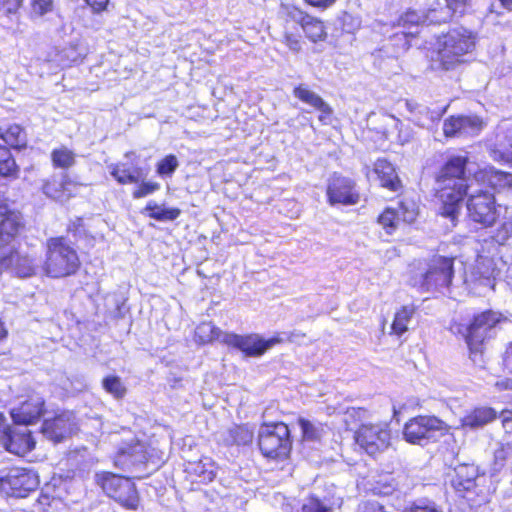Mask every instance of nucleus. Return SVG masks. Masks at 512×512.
I'll list each match as a JSON object with an SVG mask.
<instances>
[{
  "label": "nucleus",
  "mask_w": 512,
  "mask_h": 512,
  "mask_svg": "<svg viewBox=\"0 0 512 512\" xmlns=\"http://www.w3.org/2000/svg\"><path fill=\"white\" fill-rule=\"evenodd\" d=\"M484 281H485L486 285H487L490 289L494 290V286H495V281H494V279H491V278H485V279H484Z\"/></svg>",
  "instance_id": "e2e57ef3"
},
{
  "label": "nucleus",
  "mask_w": 512,
  "mask_h": 512,
  "mask_svg": "<svg viewBox=\"0 0 512 512\" xmlns=\"http://www.w3.org/2000/svg\"><path fill=\"white\" fill-rule=\"evenodd\" d=\"M127 479L128 478L121 477V476L113 474L111 472H102V473H97L95 475L96 483L111 498L115 494V492L118 490V488L120 486H122V482L126 481Z\"/></svg>",
  "instance_id": "7c9ffc66"
},
{
  "label": "nucleus",
  "mask_w": 512,
  "mask_h": 512,
  "mask_svg": "<svg viewBox=\"0 0 512 512\" xmlns=\"http://www.w3.org/2000/svg\"><path fill=\"white\" fill-rule=\"evenodd\" d=\"M512 243V213L506 207L502 223L483 239L482 252L494 257L499 254V248Z\"/></svg>",
  "instance_id": "ddd939ff"
},
{
  "label": "nucleus",
  "mask_w": 512,
  "mask_h": 512,
  "mask_svg": "<svg viewBox=\"0 0 512 512\" xmlns=\"http://www.w3.org/2000/svg\"><path fill=\"white\" fill-rule=\"evenodd\" d=\"M258 445L265 457H287L291 450L288 426L283 422L263 424L258 432Z\"/></svg>",
  "instance_id": "1a4fd4ad"
},
{
  "label": "nucleus",
  "mask_w": 512,
  "mask_h": 512,
  "mask_svg": "<svg viewBox=\"0 0 512 512\" xmlns=\"http://www.w3.org/2000/svg\"><path fill=\"white\" fill-rule=\"evenodd\" d=\"M451 15L463 16L471 5V0H445Z\"/></svg>",
  "instance_id": "a18cd8bd"
},
{
  "label": "nucleus",
  "mask_w": 512,
  "mask_h": 512,
  "mask_svg": "<svg viewBox=\"0 0 512 512\" xmlns=\"http://www.w3.org/2000/svg\"><path fill=\"white\" fill-rule=\"evenodd\" d=\"M178 167L177 157L169 154L157 163L156 172L160 177H171Z\"/></svg>",
  "instance_id": "ea45409f"
},
{
  "label": "nucleus",
  "mask_w": 512,
  "mask_h": 512,
  "mask_svg": "<svg viewBox=\"0 0 512 512\" xmlns=\"http://www.w3.org/2000/svg\"><path fill=\"white\" fill-rule=\"evenodd\" d=\"M444 429L445 423L437 417L418 416L405 424L403 435L407 442L423 446L435 440Z\"/></svg>",
  "instance_id": "9d476101"
},
{
  "label": "nucleus",
  "mask_w": 512,
  "mask_h": 512,
  "mask_svg": "<svg viewBox=\"0 0 512 512\" xmlns=\"http://www.w3.org/2000/svg\"><path fill=\"white\" fill-rule=\"evenodd\" d=\"M304 512H329V508L325 506L319 499L310 497L303 505Z\"/></svg>",
  "instance_id": "8fccbe9b"
},
{
  "label": "nucleus",
  "mask_w": 512,
  "mask_h": 512,
  "mask_svg": "<svg viewBox=\"0 0 512 512\" xmlns=\"http://www.w3.org/2000/svg\"><path fill=\"white\" fill-rule=\"evenodd\" d=\"M80 260L76 250L63 237L51 238L47 242L45 273L53 278L66 277L77 272Z\"/></svg>",
  "instance_id": "423d86ee"
},
{
  "label": "nucleus",
  "mask_w": 512,
  "mask_h": 512,
  "mask_svg": "<svg viewBox=\"0 0 512 512\" xmlns=\"http://www.w3.org/2000/svg\"><path fill=\"white\" fill-rule=\"evenodd\" d=\"M22 0H0V11L6 14L15 13Z\"/></svg>",
  "instance_id": "864d4df0"
},
{
  "label": "nucleus",
  "mask_w": 512,
  "mask_h": 512,
  "mask_svg": "<svg viewBox=\"0 0 512 512\" xmlns=\"http://www.w3.org/2000/svg\"><path fill=\"white\" fill-rule=\"evenodd\" d=\"M298 16V18L294 16V19L299 22L309 40L312 42L325 40L327 33L322 21L303 13L302 11H298Z\"/></svg>",
  "instance_id": "bb28decb"
},
{
  "label": "nucleus",
  "mask_w": 512,
  "mask_h": 512,
  "mask_svg": "<svg viewBox=\"0 0 512 512\" xmlns=\"http://www.w3.org/2000/svg\"><path fill=\"white\" fill-rule=\"evenodd\" d=\"M0 216L3 217L0 221V252L11 246L9 254L0 257V274L4 270L12 268L17 276L29 277L32 274L30 247L27 243L25 247H22L20 243L17 247L14 245L24 230L22 214L8 211L5 205H0Z\"/></svg>",
  "instance_id": "f03ea898"
},
{
  "label": "nucleus",
  "mask_w": 512,
  "mask_h": 512,
  "mask_svg": "<svg viewBox=\"0 0 512 512\" xmlns=\"http://www.w3.org/2000/svg\"><path fill=\"white\" fill-rule=\"evenodd\" d=\"M76 429L75 417L71 412H64L52 419H45L41 432L47 438L57 443L71 436Z\"/></svg>",
  "instance_id": "dca6fc26"
},
{
  "label": "nucleus",
  "mask_w": 512,
  "mask_h": 512,
  "mask_svg": "<svg viewBox=\"0 0 512 512\" xmlns=\"http://www.w3.org/2000/svg\"><path fill=\"white\" fill-rule=\"evenodd\" d=\"M424 25L441 24L447 22L452 16L451 13L443 8H431L422 12Z\"/></svg>",
  "instance_id": "58836bf2"
},
{
  "label": "nucleus",
  "mask_w": 512,
  "mask_h": 512,
  "mask_svg": "<svg viewBox=\"0 0 512 512\" xmlns=\"http://www.w3.org/2000/svg\"><path fill=\"white\" fill-rule=\"evenodd\" d=\"M298 423L301 428L304 441L316 442L320 440L322 435V428L320 426H317L304 418H299Z\"/></svg>",
  "instance_id": "4c0bfd02"
},
{
  "label": "nucleus",
  "mask_w": 512,
  "mask_h": 512,
  "mask_svg": "<svg viewBox=\"0 0 512 512\" xmlns=\"http://www.w3.org/2000/svg\"><path fill=\"white\" fill-rule=\"evenodd\" d=\"M160 189L157 182H142L138 189L133 192V198L139 199L146 197Z\"/></svg>",
  "instance_id": "09e8293b"
},
{
  "label": "nucleus",
  "mask_w": 512,
  "mask_h": 512,
  "mask_svg": "<svg viewBox=\"0 0 512 512\" xmlns=\"http://www.w3.org/2000/svg\"><path fill=\"white\" fill-rule=\"evenodd\" d=\"M406 107L413 115V120L420 126H426L428 122H433L440 119L441 114L437 111L431 110L425 105L418 104L413 101H406Z\"/></svg>",
  "instance_id": "c756f323"
},
{
  "label": "nucleus",
  "mask_w": 512,
  "mask_h": 512,
  "mask_svg": "<svg viewBox=\"0 0 512 512\" xmlns=\"http://www.w3.org/2000/svg\"><path fill=\"white\" fill-rule=\"evenodd\" d=\"M0 491L8 497L25 498L32 491V476L24 468H12L0 479Z\"/></svg>",
  "instance_id": "f8f14e48"
},
{
  "label": "nucleus",
  "mask_w": 512,
  "mask_h": 512,
  "mask_svg": "<svg viewBox=\"0 0 512 512\" xmlns=\"http://www.w3.org/2000/svg\"><path fill=\"white\" fill-rule=\"evenodd\" d=\"M392 490H393V487L391 485H387V486H385L384 490L381 492L384 494H389L392 492Z\"/></svg>",
  "instance_id": "338daca9"
},
{
  "label": "nucleus",
  "mask_w": 512,
  "mask_h": 512,
  "mask_svg": "<svg viewBox=\"0 0 512 512\" xmlns=\"http://www.w3.org/2000/svg\"><path fill=\"white\" fill-rule=\"evenodd\" d=\"M112 498L120 503L123 507L136 510L139 505V495L135 484L129 479L122 482V486L118 488Z\"/></svg>",
  "instance_id": "cd10ccee"
},
{
  "label": "nucleus",
  "mask_w": 512,
  "mask_h": 512,
  "mask_svg": "<svg viewBox=\"0 0 512 512\" xmlns=\"http://www.w3.org/2000/svg\"><path fill=\"white\" fill-rule=\"evenodd\" d=\"M254 432L247 425H233L219 433L224 446H246L252 443Z\"/></svg>",
  "instance_id": "4be33fe9"
},
{
  "label": "nucleus",
  "mask_w": 512,
  "mask_h": 512,
  "mask_svg": "<svg viewBox=\"0 0 512 512\" xmlns=\"http://www.w3.org/2000/svg\"><path fill=\"white\" fill-rule=\"evenodd\" d=\"M422 25H424L423 15L415 10H408L398 20V26L403 28L401 33L404 37H415Z\"/></svg>",
  "instance_id": "c85d7f7f"
},
{
  "label": "nucleus",
  "mask_w": 512,
  "mask_h": 512,
  "mask_svg": "<svg viewBox=\"0 0 512 512\" xmlns=\"http://www.w3.org/2000/svg\"><path fill=\"white\" fill-rule=\"evenodd\" d=\"M453 273V259L436 256L428 263L425 273L412 279V284L424 292H444L452 282Z\"/></svg>",
  "instance_id": "6e6552de"
},
{
  "label": "nucleus",
  "mask_w": 512,
  "mask_h": 512,
  "mask_svg": "<svg viewBox=\"0 0 512 512\" xmlns=\"http://www.w3.org/2000/svg\"><path fill=\"white\" fill-rule=\"evenodd\" d=\"M103 388L117 399L123 398L126 394V388L118 376H108L104 378Z\"/></svg>",
  "instance_id": "a19ab883"
},
{
  "label": "nucleus",
  "mask_w": 512,
  "mask_h": 512,
  "mask_svg": "<svg viewBox=\"0 0 512 512\" xmlns=\"http://www.w3.org/2000/svg\"><path fill=\"white\" fill-rule=\"evenodd\" d=\"M348 413H349L350 415H354V414H358V415H360V414L365 413V410H364V409H361V408H359V409H352V411H351V412H348Z\"/></svg>",
  "instance_id": "69168bd1"
},
{
  "label": "nucleus",
  "mask_w": 512,
  "mask_h": 512,
  "mask_svg": "<svg viewBox=\"0 0 512 512\" xmlns=\"http://www.w3.org/2000/svg\"><path fill=\"white\" fill-rule=\"evenodd\" d=\"M342 29L347 33H354L361 26L359 17L353 16L347 12L341 17Z\"/></svg>",
  "instance_id": "49530a36"
},
{
  "label": "nucleus",
  "mask_w": 512,
  "mask_h": 512,
  "mask_svg": "<svg viewBox=\"0 0 512 512\" xmlns=\"http://www.w3.org/2000/svg\"><path fill=\"white\" fill-rule=\"evenodd\" d=\"M4 142L13 148H20L25 145V133L19 125H11L4 132L0 133Z\"/></svg>",
  "instance_id": "c9c22d12"
},
{
  "label": "nucleus",
  "mask_w": 512,
  "mask_h": 512,
  "mask_svg": "<svg viewBox=\"0 0 512 512\" xmlns=\"http://www.w3.org/2000/svg\"><path fill=\"white\" fill-rule=\"evenodd\" d=\"M149 211V217L157 221H173L181 214L178 208H165L157 205L155 202L150 201L145 207Z\"/></svg>",
  "instance_id": "72a5a7b5"
},
{
  "label": "nucleus",
  "mask_w": 512,
  "mask_h": 512,
  "mask_svg": "<svg viewBox=\"0 0 512 512\" xmlns=\"http://www.w3.org/2000/svg\"><path fill=\"white\" fill-rule=\"evenodd\" d=\"M293 95L305 104H308L318 110L321 114L319 120L325 124L328 123L327 117L333 113L332 107L324 99L312 91L307 84H299L293 89Z\"/></svg>",
  "instance_id": "aec40b11"
},
{
  "label": "nucleus",
  "mask_w": 512,
  "mask_h": 512,
  "mask_svg": "<svg viewBox=\"0 0 512 512\" xmlns=\"http://www.w3.org/2000/svg\"><path fill=\"white\" fill-rule=\"evenodd\" d=\"M497 418V412L491 407H477L468 412L461 423L464 428L479 429L493 422Z\"/></svg>",
  "instance_id": "b1692460"
},
{
  "label": "nucleus",
  "mask_w": 512,
  "mask_h": 512,
  "mask_svg": "<svg viewBox=\"0 0 512 512\" xmlns=\"http://www.w3.org/2000/svg\"><path fill=\"white\" fill-rule=\"evenodd\" d=\"M362 512H385L383 506L376 501H367L362 506Z\"/></svg>",
  "instance_id": "13d9d810"
},
{
  "label": "nucleus",
  "mask_w": 512,
  "mask_h": 512,
  "mask_svg": "<svg viewBox=\"0 0 512 512\" xmlns=\"http://www.w3.org/2000/svg\"><path fill=\"white\" fill-rule=\"evenodd\" d=\"M476 35L474 32L459 26L450 29L438 37L436 42V61L439 68L452 70L464 62L463 57L475 49Z\"/></svg>",
  "instance_id": "39448f33"
},
{
  "label": "nucleus",
  "mask_w": 512,
  "mask_h": 512,
  "mask_svg": "<svg viewBox=\"0 0 512 512\" xmlns=\"http://www.w3.org/2000/svg\"><path fill=\"white\" fill-rule=\"evenodd\" d=\"M373 172L377 175L381 186L392 191H398L400 180L393 165L385 159H378L374 164Z\"/></svg>",
  "instance_id": "a878e982"
},
{
  "label": "nucleus",
  "mask_w": 512,
  "mask_h": 512,
  "mask_svg": "<svg viewBox=\"0 0 512 512\" xmlns=\"http://www.w3.org/2000/svg\"><path fill=\"white\" fill-rule=\"evenodd\" d=\"M467 195L469 197L466 208L469 220L483 228L493 227L500 217L494 194L488 190L474 188L473 185Z\"/></svg>",
  "instance_id": "0eeeda50"
},
{
  "label": "nucleus",
  "mask_w": 512,
  "mask_h": 512,
  "mask_svg": "<svg viewBox=\"0 0 512 512\" xmlns=\"http://www.w3.org/2000/svg\"><path fill=\"white\" fill-rule=\"evenodd\" d=\"M24 434L25 432L21 433L7 426L0 413V447L15 455L24 456L31 449V442Z\"/></svg>",
  "instance_id": "a211bd4d"
},
{
  "label": "nucleus",
  "mask_w": 512,
  "mask_h": 512,
  "mask_svg": "<svg viewBox=\"0 0 512 512\" xmlns=\"http://www.w3.org/2000/svg\"><path fill=\"white\" fill-rule=\"evenodd\" d=\"M378 222L388 234H391L396 229L399 222V213L396 212V209L387 208L379 216Z\"/></svg>",
  "instance_id": "79ce46f5"
},
{
  "label": "nucleus",
  "mask_w": 512,
  "mask_h": 512,
  "mask_svg": "<svg viewBox=\"0 0 512 512\" xmlns=\"http://www.w3.org/2000/svg\"><path fill=\"white\" fill-rule=\"evenodd\" d=\"M42 189L46 196L56 201L65 202L69 200V193L65 192L68 190L67 187H64V175L60 180H57L56 178L47 180Z\"/></svg>",
  "instance_id": "2f4dec72"
},
{
  "label": "nucleus",
  "mask_w": 512,
  "mask_h": 512,
  "mask_svg": "<svg viewBox=\"0 0 512 512\" xmlns=\"http://www.w3.org/2000/svg\"><path fill=\"white\" fill-rule=\"evenodd\" d=\"M505 7L512 6V0H500Z\"/></svg>",
  "instance_id": "774afa93"
},
{
  "label": "nucleus",
  "mask_w": 512,
  "mask_h": 512,
  "mask_svg": "<svg viewBox=\"0 0 512 512\" xmlns=\"http://www.w3.org/2000/svg\"><path fill=\"white\" fill-rule=\"evenodd\" d=\"M284 42L287 45V47L293 52H299L301 49L299 39L292 34H286L284 37Z\"/></svg>",
  "instance_id": "6e6d98bb"
},
{
  "label": "nucleus",
  "mask_w": 512,
  "mask_h": 512,
  "mask_svg": "<svg viewBox=\"0 0 512 512\" xmlns=\"http://www.w3.org/2000/svg\"><path fill=\"white\" fill-rule=\"evenodd\" d=\"M396 212L399 213V221L402 220L406 223L414 222L417 217V212L413 203H400Z\"/></svg>",
  "instance_id": "c03bdc74"
},
{
  "label": "nucleus",
  "mask_w": 512,
  "mask_h": 512,
  "mask_svg": "<svg viewBox=\"0 0 512 512\" xmlns=\"http://www.w3.org/2000/svg\"><path fill=\"white\" fill-rule=\"evenodd\" d=\"M327 197L331 205H354L359 201L354 181L336 174L329 180Z\"/></svg>",
  "instance_id": "2eb2a0df"
},
{
  "label": "nucleus",
  "mask_w": 512,
  "mask_h": 512,
  "mask_svg": "<svg viewBox=\"0 0 512 512\" xmlns=\"http://www.w3.org/2000/svg\"><path fill=\"white\" fill-rule=\"evenodd\" d=\"M391 434L386 423L362 424L355 432V441L368 455L385 451L390 445Z\"/></svg>",
  "instance_id": "9b49d317"
},
{
  "label": "nucleus",
  "mask_w": 512,
  "mask_h": 512,
  "mask_svg": "<svg viewBox=\"0 0 512 512\" xmlns=\"http://www.w3.org/2000/svg\"><path fill=\"white\" fill-rule=\"evenodd\" d=\"M148 460L147 450L143 443L136 441L122 447L115 459V464L124 470L140 472Z\"/></svg>",
  "instance_id": "f3484780"
},
{
  "label": "nucleus",
  "mask_w": 512,
  "mask_h": 512,
  "mask_svg": "<svg viewBox=\"0 0 512 512\" xmlns=\"http://www.w3.org/2000/svg\"><path fill=\"white\" fill-rule=\"evenodd\" d=\"M17 172V165L9 149L0 145V174L13 176Z\"/></svg>",
  "instance_id": "e433bc0d"
},
{
  "label": "nucleus",
  "mask_w": 512,
  "mask_h": 512,
  "mask_svg": "<svg viewBox=\"0 0 512 512\" xmlns=\"http://www.w3.org/2000/svg\"><path fill=\"white\" fill-rule=\"evenodd\" d=\"M479 475L478 468L473 464H460L454 468V475L451 478V486L458 493L471 491L476 486V479Z\"/></svg>",
  "instance_id": "412c9836"
},
{
  "label": "nucleus",
  "mask_w": 512,
  "mask_h": 512,
  "mask_svg": "<svg viewBox=\"0 0 512 512\" xmlns=\"http://www.w3.org/2000/svg\"><path fill=\"white\" fill-rule=\"evenodd\" d=\"M11 417L13 420L11 429L21 433L25 432V438L27 437L32 443L31 430L29 429V426L32 424V403L26 401L19 407L13 408Z\"/></svg>",
  "instance_id": "393cba45"
},
{
  "label": "nucleus",
  "mask_w": 512,
  "mask_h": 512,
  "mask_svg": "<svg viewBox=\"0 0 512 512\" xmlns=\"http://www.w3.org/2000/svg\"><path fill=\"white\" fill-rule=\"evenodd\" d=\"M505 443L501 444V447L495 451L494 457L496 464L503 465L506 459L512 456V439H505Z\"/></svg>",
  "instance_id": "de8ad7c7"
},
{
  "label": "nucleus",
  "mask_w": 512,
  "mask_h": 512,
  "mask_svg": "<svg viewBox=\"0 0 512 512\" xmlns=\"http://www.w3.org/2000/svg\"><path fill=\"white\" fill-rule=\"evenodd\" d=\"M492 157L512 166V121H501L495 130V144Z\"/></svg>",
  "instance_id": "6ab92c4d"
},
{
  "label": "nucleus",
  "mask_w": 512,
  "mask_h": 512,
  "mask_svg": "<svg viewBox=\"0 0 512 512\" xmlns=\"http://www.w3.org/2000/svg\"><path fill=\"white\" fill-rule=\"evenodd\" d=\"M52 163L57 168L68 169L75 164V154L67 147L54 149L51 153Z\"/></svg>",
  "instance_id": "f704fd0d"
},
{
  "label": "nucleus",
  "mask_w": 512,
  "mask_h": 512,
  "mask_svg": "<svg viewBox=\"0 0 512 512\" xmlns=\"http://www.w3.org/2000/svg\"><path fill=\"white\" fill-rule=\"evenodd\" d=\"M78 186L67 174H64V187H67L68 191L66 192L69 193V199L76 194Z\"/></svg>",
  "instance_id": "052dcab7"
},
{
  "label": "nucleus",
  "mask_w": 512,
  "mask_h": 512,
  "mask_svg": "<svg viewBox=\"0 0 512 512\" xmlns=\"http://www.w3.org/2000/svg\"><path fill=\"white\" fill-rule=\"evenodd\" d=\"M503 364L505 369H507L509 372H512V342L505 350Z\"/></svg>",
  "instance_id": "680f3d73"
},
{
  "label": "nucleus",
  "mask_w": 512,
  "mask_h": 512,
  "mask_svg": "<svg viewBox=\"0 0 512 512\" xmlns=\"http://www.w3.org/2000/svg\"><path fill=\"white\" fill-rule=\"evenodd\" d=\"M6 337V330L3 326V323L0 322V340Z\"/></svg>",
  "instance_id": "0e129e2a"
},
{
  "label": "nucleus",
  "mask_w": 512,
  "mask_h": 512,
  "mask_svg": "<svg viewBox=\"0 0 512 512\" xmlns=\"http://www.w3.org/2000/svg\"><path fill=\"white\" fill-rule=\"evenodd\" d=\"M485 123L476 115H457L445 119L443 132L447 137L475 136L484 128Z\"/></svg>",
  "instance_id": "4468645a"
},
{
  "label": "nucleus",
  "mask_w": 512,
  "mask_h": 512,
  "mask_svg": "<svg viewBox=\"0 0 512 512\" xmlns=\"http://www.w3.org/2000/svg\"><path fill=\"white\" fill-rule=\"evenodd\" d=\"M467 157L453 156L440 169L436 183L443 202L441 215L449 218L455 226L461 214V201L469 193L475 182L466 176Z\"/></svg>",
  "instance_id": "f257e3e1"
},
{
  "label": "nucleus",
  "mask_w": 512,
  "mask_h": 512,
  "mask_svg": "<svg viewBox=\"0 0 512 512\" xmlns=\"http://www.w3.org/2000/svg\"><path fill=\"white\" fill-rule=\"evenodd\" d=\"M111 175L117 180L119 184L137 183L139 178L132 174L125 165H115L112 167Z\"/></svg>",
  "instance_id": "37998d69"
},
{
  "label": "nucleus",
  "mask_w": 512,
  "mask_h": 512,
  "mask_svg": "<svg viewBox=\"0 0 512 512\" xmlns=\"http://www.w3.org/2000/svg\"><path fill=\"white\" fill-rule=\"evenodd\" d=\"M85 2L94 13H100L106 9L109 0H85Z\"/></svg>",
  "instance_id": "4d7b16f0"
},
{
  "label": "nucleus",
  "mask_w": 512,
  "mask_h": 512,
  "mask_svg": "<svg viewBox=\"0 0 512 512\" xmlns=\"http://www.w3.org/2000/svg\"><path fill=\"white\" fill-rule=\"evenodd\" d=\"M486 182L495 190H503L512 187V173L496 170L488 167L475 173V182Z\"/></svg>",
  "instance_id": "5701e85b"
},
{
  "label": "nucleus",
  "mask_w": 512,
  "mask_h": 512,
  "mask_svg": "<svg viewBox=\"0 0 512 512\" xmlns=\"http://www.w3.org/2000/svg\"><path fill=\"white\" fill-rule=\"evenodd\" d=\"M408 512H442L434 503L415 504Z\"/></svg>",
  "instance_id": "5fc2aeb1"
},
{
  "label": "nucleus",
  "mask_w": 512,
  "mask_h": 512,
  "mask_svg": "<svg viewBox=\"0 0 512 512\" xmlns=\"http://www.w3.org/2000/svg\"><path fill=\"white\" fill-rule=\"evenodd\" d=\"M414 313L415 307L413 305L403 306L399 311H397L391 326L393 333L399 336L405 333Z\"/></svg>",
  "instance_id": "473e14b6"
},
{
  "label": "nucleus",
  "mask_w": 512,
  "mask_h": 512,
  "mask_svg": "<svg viewBox=\"0 0 512 512\" xmlns=\"http://www.w3.org/2000/svg\"><path fill=\"white\" fill-rule=\"evenodd\" d=\"M504 320L502 314L486 310L474 315L467 326H459L458 333L464 336L472 362L482 367L484 365V350L486 343L494 338L500 323Z\"/></svg>",
  "instance_id": "7ed1b4c3"
},
{
  "label": "nucleus",
  "mask_w": 512,
  "mask_h": 512,
  "mask_svg": "<svg viewBox=\"0 0 512 512\" xmlns=\"http://www.w3.org/2000/svg\"><path fill=\"white\" fill-rule=\"evenodd\" d=\"M196 335L202 342L220 340L222 343L241 350L246 356L259 357L274 345L281 342L278 337L264 339L259 334L238 335L222 332L211 322H203L196 328Z\"/></svg>",
  "instance_id": "20e7f679"
},
{
  "label": "nucleus",
  "mask_w": 512,
  "mask_h": 512,
  "mask_svg": "<svg viewBox=\"0 0 512 512\" xmlns=\"http://www.w3.org/2000/svg\"><path fill=\"white\" fill-rule=\"evenodd\" d=\"M500 418L502 420V426L505 431L506 439L512 440V411H502Z\"/></svg>",
  "instance_id": "3c124183"
},
{
  "label": "nucleus",
  "mask_w": 512,
  "mask_h": 512,
  "mask_svg": "<svg viewBox=\"0 0 512 512\" xmlns=\"http://www.w3.org/2000/svg\"><path fill=\"white\" fill-rule=\"evenodd\" d=\"M53 10V0H34V13L44 15Z\"/></svg>",
  "instance_id": "603ef678"
},
{
  "label": "nucleus",
  "mask_w": 512,
  "mask_h": 512,
  "mask_svg": "<svg viewBox=\"0 0 512 512\" xmlns=\"http://www.w3.org/2000/svg\"><path fill=\"white\" fill-rule=\"evenodd\" d=\"M337 0H305V2L313 7L327 9L334 5Z\"/></svg>",
  "instance_id": "bf43d9fd"
}]
</instances>
